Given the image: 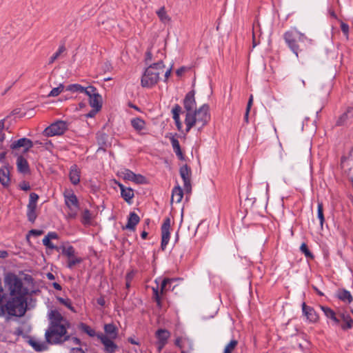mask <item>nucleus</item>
<instances>
[{"instance_id": "1", "label": "nucleus", "mask_w": 353, "mask_h": 353, "mask_svg": "<svg viewBox=\"0 0 353 353\" xmlns=\"http://www.w3.org/2000/svg\"><path fill=\"white\" fill-rule=\"evenodd\" d=\"M5 287L10 291V297L6 304L0 305V317L22 316V279L13 273H8L4 278Z\"/></svg>"}, {"instance_id": "2", "label": "nucleus", "mask_w": 353, "mask_h": 353, "mask_svg": "<svg viewBox=\"0 0 353 353\" xmlns=\"http://www.w3.org/2000/svg\"><path fill=\"white\" fill-rule=\"evenodd\" d=\"M49 326L45 332L46 342L56 345L63 343L70 339L67 335L68 321L57 310L48 312Z\"/></svg>"}, {"instance_id": "3", "label": "nucleus", "mask_w": 353, "mask_h": 353, "mask_svg": "<svg viewBox=\"0 0 353 353\" xmlns=\"http://www.w3.org/2000/svg\"><path fill=\"white\" fill-rule=\"evenodd\" d=\"M209 106L203 104L199 109L195 110L192 114H186L185 123L186 132H189L193 126H197L198 130H201L210 121Z\"/></svg>"}, {"instance_id": "4", "label": "nucleus", "mask_w": 353, "mask_h": 353, "mask_svg": "<svg viewBox=\"0 0 353 353\" xmlns=\"http://www.w3.org/2000/svg\"><path fill=\"white\" fill-rule=\"evenodd\" d=\"M165 65L161 59L156 63L149 64L141 77V85L144 88H152L159 80L160 74L164 71Z\"/></svg>"}, {"instance_id": "5", "label": "nucleus", "mask_w": 353, "mask_h": 353, "mask_svg": "<svg viewBox=\"0 0 353 353\" xmlns=\"http://www.w3.org/2000/svg\"><path fill=\"white\" fill-rule=\"evenodd\" d=\"M284 40L289 48L298 57L299 46V41H303L306 39V37L295 29H291L285 32L283 35Z\"/></svg>"}, {"instance_id": "6", "label": "nucleus", "mask_w": 353, "mask_h": 353, "mask_svg": "<svg viewBox=\"0 0 353 353\" xmlns=\"http://www.w3.org/2000/svg\"><path fill=\"white\" fill-rule=\"evenodd\" d=\"M65 204L68 208V216L75 219L78 214L79 203L77 196L72 192H65L63 194Z\"/></svg>"}, {"instance_id": "7", "label": "nucleus", "mask_w": 353, "mask_h": 353, "mask_svg": "<svg viewBox=\"0 0 353 353\" xmlns=\"http://www.w3.org/2000/svg\"><path fill=\"white\" fill-rule=\"evenodd\" d=\"M68 129L66 121L59 120L47 127L43 131V135L45 137H54L63 134Z\"/></svg>"}, {"instance_id": "8", "label": "nucleus", "mask_w": 353, "mask_h": 353, "mask_svg": "<svg viewBox=\"0 0 353 353\" xmlns=\"http://www.w3.org/2000/svg\"><path fill=\"white\" fill-rule=\"evenodd\" d=\"M172 281L173 279H164L161 282L160 290L159 289L158 285L156 287H152V299L157 303V305L159 308L162 307V296L168 290V287L170 288V284Z\"/></svg>"}, {"instance_id": "9", "label": "nucleus", "mask_w": 353, "mask_h": 353, "mask_svg": "<svg viewBox=\"0 0 353 353\" xmlns=\"http://www.w3.org/2000/svg\"><path fill=\"white\" fill-rule=\"evenodd\" d=\"M39 198V195L34 192H31L29 195V201L27 205L26 216L28 220L32 223L35 221L38 216L37 212V206Z\"/></svg>"}, {"instance_id": "10", "label": "nucleus", "mask_w": 353, "mask_h": 353, "mask_svg": "<svg viewBox=\"0 0 353 353\" xmlns=\"http://www.w3.org/2000/svg\"><path fill=\"white\" fill-rule=\"evenodd\" d=\"M97 337L100 340L103 345L105 353H114L118 350V345L114 342V339H110L103 335V333L99 332L97 334Z\"/></svg>"}, {"instance_id": "11", "label": "nucleus", "mask_w": 353, "mask_h": 353, "mask_svg": "<svg viewBox=\"0 0 353 353\" xmlns=\"http://www.w3.org/2000/svg\"><path fill=\"white\" fill-rule=\"evenodd\" d=\"M171 219L170 217H166L161 225V249L164 250L169 242L170 237Z\"/></svg>"}, {"instance_id": "12", "label": "nucleus", "mask_w": 353, "mask_h": 353, "mask_svg": "<svg viewBox=\"0 0 353 353\" xmlns=\"http://www.w3.org/2000/svg\"><path fill=\"white\" fill-rule=\"evenodd\" d=\"M194 95V90H191L186 94L183 99V106L186 111V114H191L192 112L196 110V103Z\"/></svg>"}, {"instance_id": "13", "label": "nucleus", "mask_w": 353, "mask_h": 353, "mask_svg": "<svg viewBox=\"0 0 353 353\" xmlns=\"http://www.w3.org/2000/svg\"><path fill=\"white\" fill-rule=\"evenodd\" d=\"M190 169L188 165H183L180 168V175L184 183V189L187 193L191 192L192 186L190 182Z\"/></svg>"}, {"instance_id": "14", "label": "nucleus", "mask_w": 353, "mask_h": 353, "mask_svg": "<svg viewBox=\"0 0 353 353\" xmlns=\"http://www.w3.org/2000/svg\"><path fill=\"white\" fill-rule=\"evenodd\" d=\"M36 301V299L32 297L28 290L23 288V316L27 310H30L35 306Z\"/></svg>"}, {"instance_id": "15", "label": "nucleus", "mask_w": 353, "mask_h": 353, "mask_svg": "<svg viewBox=\"0 0 353 353\" xmlns=\"http://www.w3.org/2000/svg\"><path fill=\"white\" fill-rule=\"evenodd\" d=\"M27 343L37 352H42L48 350V343L46 342L38 341L35 338L27 336Z\"/></svg>"}, {"instance_id": "16", "label": "nucleus", "mask_w": 353, "mask_h": 353, "mask_svg": "<svg viewBox=\"0 0 353 353\" xmlns=\"http://www.w3.org/2000/svg\"><path fill=\"white\" fill-rule=\"evenodd\" d=\"M302 310L303 313L310 322H315L317 321L318 315L312 307L307 306L305 303H303Z\"/></svg>"}, {"instance_id": "17", "label": "nucleus", "mask_w": 353, "mask_h": 353, "mask_svg": "<svg viewBox=\"0 0 353 353\" xmlns=\"http://www.w3.org/2000/svg\"><path fill=\"white\" fill-rule=\"evenodd\" d=\"M104 332L103 335L106 336V337H110V339H116L118 336V329L113 323H108L104 325Z\"/></svg>"}, {"instance_id": "18", "label": "nucleus", "mask_w": 353, "mask_h": 353, "mask_svg": "<svg viewBox=\"0 0 353 353\" xmlns=\"http://www.w3.org/2000/svg\"><path fill=\"white\" fill-rule=\"evenodd\" d=\"M139 216L135 212H130L128 219V223L125 225V228L130 230H134L135 229V226L139 223Z\"/></svg>"}, {"instance_id": "19", "label": "nucleus", "mask_w": 353, "mask_h": 353, "mask_svg": "<svg viewBox=\"0 0 353 353\" xmlns=\"http://www.w3.org/2000/svg\"><path fill=\"white\" fill-rule=\"evenodd\" d=\"M69 177L71 183L74 185H77L80 181V171L77 168L76 165H74L71 167Z\"/></svg>"}, {"instance_id": "20", "label": "nucleus", "mask_w": 353, "mask_h": 353, "mask_svg": "<svg viewBox=\"0 0 353 353\" xmlns=\"http://www.w3.org/2000/svg\"><path fill=\"white\" fill-rule=\"evenodd\" d=\"M336 296L341 301L347 303H350L353 299L350 292L345 289L339 290L336 292Z\"/></svg>"}, {"instance_id": "21", "label": "nucleus", "mask_w": 353, "mask_h": 353, "mask_svg": "<svg viewBox=\"0 0 353 353\" xmlns=\"http://www.w3.org/2000/svg\"><path fill=\"white\" fill-rule=\"evenodd\" d=\"M156 336L157 341L167 344L170 333L165 329H159L156 332Z\"/></svg>"}, {"instance_id": "22", "label": "nucleus", "mask_w": 353, "mask_h": 353, "mask_svg": "<svg viewBox=\"0 0 353 353\" xmlns=\"http://www.w3.org/2000/svg\"><path fill=\"white\" fill-rule=\"evenodd\" d=\"M183 196V191L182 188L179 185L174 187L172 190V198H171L172 201H175L176 203H179L181 201Z\"/></svg>"}, {"instance_id": "23", "label": "nucleus", "mask_w": 353, "mask_h": 353, "mask_svg": "<svg viewBox=\"0 0 353 353\" xmlns=\"http://www.w3.org/2000/svg\"><path fill=\"white\" fill-rule=\"evenodd\" d=\"M10 182L9 170L7 168H0V183L3 186L8 185Z\"/></svg>"}, {"instance_id": "24", "label": "nucleus", "mask_w": 353, "mask_h": 353, "mask_svg": "<svg viewBox=\"0 0 353 353\" xmlns=\"http://www.w3.org/2000/svg\"><path fill=\"white\" fill-rule=\"evenodd\" d=\"M170 141L174 152H175L176 156L179 157V159H183V154L181 150L179 141H178V139H176L174 137H172Z\"/></svg>"}, {"instance_id": "25", "label": "nucleus", "mask_w": 353, "mask_h": 353, "mask_svg": "<svg viewBox=\"0 0 353 353\" xmlns=\"http://www.w3.org/2000/svg\"><path fill=\"white\" fill-rule=\"evenodd\" d=\"M131 125L134 128V129L138 132H140L142 130L145 129V121L139 117L132 119L131 120Z\"/></svg>"}, {"instance_id": "26", "label": "nucleus", "mask_w": 353, "mask_h": 353, "mask_svg": "<svg viewBox=\"0 0 353 353\" xmlns=\"http://www.w3.org/2000/svg\"><path fill=\"white\" fill-rule=\"evenodd\" d=\"M90 105L94 109L101 110L102 106L101 95L98 94L90 98Z\"/></svg>"}, {"instance_id": "27", "label": "nucleus", "mask_w": 353, "mask_h": 353, "mask_svg": "<svg viewBox=\"0 0 353 353\" xmlns=\"http://www.w3.org/2000/svg\"><path fill=\"white\" fill-rule=\"evenodd\" d=\"M156 13L162 23H168L171 19L170 17L167 14L165 6H162L161 8H160L156 12Z\"/></svg>"}, {"instance_id": "28", "label": "nucleus", "mask_w": 353, "mask_h": 353, "mask_svg": "<svg viewBox=\"0 0 353 353\" xmlns=\"http://www.w3.org/2000/svg\"><path fill=\"white\" fill-rule=\"evenodd\" d=\"M92 219V215L89 210L85 209L82 212L81 221L84 225H90Z\"/></svg>"}, {"instance_id": "29", "label": "nucleus", "mask_w": 353, "mask_h": 353, "mask_svg": "<svg viewBox=\"0 0 353 353\" xmlns=\"http://www.w3.org/2000/svg\"><path fill=\"white\" fill-rule=\"evenodd\" d=\"M122 198L128 203H132V199L134 197L133 190L130 188H127L125 190H122L121 193Z\"/></svg>"}, {"instance_id": "30", "label": "nucleus", "mask_w": 353, "mask_h": 353, "mask_svg": "<svg viewBox=\"0 0 353 353\" xmlns=\"http://www.w3.org/2000/svg\"><path fill=\"white\" fill-rule=\"evenodd\" d=\"M322 310L323 311L325 315L327 317L333 320L336 323H339V319L336 318L335 312L330 307H321Z\"/></svg>"}, {"instance_id": "31", "label": "nucleus", "mask_w": 353, "mask_h": 353, "mask_svg": "<svg viewBox=\"0 0 353 353\" xmlns=\"http://www.w3.org/2000/svg\"><path fill=\"white\" fill-rule=\"evenodd\" d=\"M341 317L344 322V324L341 325L343 329H350L352 327L353 320L349 315L341 314Z\"/></svg>"}, {"instance_id": "32", "label": "nucleus", "mask_w": 353, "mask_h": 353, "mask_svg": "<svg viewBox=\"0 0 353 353\" xmlns=\"http://www.w3.org/2000/svg\"><path fill=\"white\" fill-rule=\"evenodd\" d=\"M238 345V341L235 339L231 340L228 343L223 350V353H232Z\"/></svg>"}, {"instance_id": "33", "label": "nucleus", "mask_w": 353, "mask_h": 353, "mask_svg": "<svg viewBox=\"0 0 353 353\" xmlns=\"http://www.w3.org/2000/svg\"><path fill=\"white\" fill-rule=\"evenodd\" d=\"M317 216H318V219H319L321 226L323 227V223L325 221V218H324V214H323V205L321 202L318 203Z\"/></svg>"}, {"instance_id": "34", "label": "nucleus", "mask_w": 353, "mask_h": 353, "mask_svg": "<svg viewBox=\"0 0 353 353\" xmlns=\"http://www.w3.org/2000/svg\"><path fill=\"white\" fill-rule=\"evenodd\" d=\"M134 172L128 169H124L119 172V176L124 180L132 181Z\"/></svg>"}, {"instance_id": "35", "label": "nucleus", "mask_w": 353, "mask_h": 353, "mask_svg": "<svg viewBox=\"0 0 353 353\" xmlns=\"http://www.w3.org/2000/svg\"><path fill=\"white\" fill-rule=\"evenodd\" d=\"M66 90L70 91L72 92H83L84 87L81 86L80 84H71L66 87Z\"/></svg>"}, {"instance_id": "36", "label": "nucleus", "mask_w": 353, "mask_h": 353, "mask_svg": "<svg viewBox=\"0 0 353 353\" xmlns=\"http://www.w3.org/2000/svg\"><path fill=\"white\" fill-rule=\"evenodd\" d=\"M65 50V48L63 45L60 46L57 52H55L50 59L49 63H52L56 59H57L59 56Z\"/></svg>"}, {"instance_id": "37", "label": "nucleus", "mask_w": 353, "mask_h": 353, "mask_svg": "<svg viewBox=\"0 0 353 353\" xmlns=\"http://www.w3.org/2000/svg\"><path fill=\"white\" fill-rule=\"evenodd\" d=\"M83 93L88 95L89 98H91L92 97L99 94L97 92V89L92 85H90L87 88H84Z\"/></svg>"}, {"instance_id": "38", "label": "nucleus", "mask_w": 353, "mask_h": 353, "mask_svg": "<svg viewBox=\"0 0 353 353\" xmlns=\"http://www.w3.org/2000/svg\"><path fill=\"white\" fill-rule=\"evenodd\" d=\"M64 90V85L61 83L57 88H53L49 93L48 97H57Z\"/></svg>"}, {"instance_id": "39", "label": "nucleus", "mask_w": 353, "mask_h": 353, "mask_svg": "<svg viewBox=\"0 0 353 353\" xmlns=\"http://www.w3.org/2000/svg\"><path fill=\"white\" fill-rule=\"evenodd\" d=\"M300 250L305 254V256L306 257L310 258V259H313L314 258L313 254H312V252L308 249L307 245H306V243H303L301 245Z\"/></svg>"}, {"instance_id": "40", "label": "nucleus", "mask_w": 353, "mask_h": 353, "mask_svg": "<svg viewBox=\"0 0 353 353\" xmlns=\"http://www.w3.org/2000/svg\"><path fill=\"white\" fill-rule=\"evenodd\" d=\"M36 105H29L26 107L27 109L26 112H23V117H26L28 119L33 117L35 114L34 108Z\"/></svg>"}, {"instance_id": "41", "label": "nucleus", "mask_w": 353, "mask_h": 353, "mask_svg": "<svg viewBox=\"0 0 353 353\" xmlns=\"http://www.w3.org/2000/svg\"><path fill=\"white\" fill-rule=\"evenodd\" d=\"M131 181H133L137 184H143V183H145V178L143 176H142L141 174H137L134 173L132 179Z\"/></svg>"}, {"instance_id": "42", "label": "nucleus", "mask_w": 353, "mask_h": 353, "mask_svg": "<svg viewBox=\"0 0 353 353\" xmlns=\"http://www.w3.org/2000/svg\"><path fill=\"white\" fill-rule=\"evenodd\" d=\"M57 300L60 303L66 306L68 309L72 311H74L73 306L72 305L71 301L69 299H63L61 297H57Z\"/></svg>"}, {"instance_id": "43", "label": "nucleus", "mask_w": 353, "mask_h": 353, "mask_svg": "<svg viewBox=\"0 0 353 353\" xmlns=\"http://www.w3.org/2000/svg\"><path fill=\"white\" fill-rule=\"evenodd\" d=\"M81 261L82 260L81 258H77L74 256L70 257L68 259L67 266L69 268H72L75 265L80 263Z\"/></svg>"}, {"instance_id": "44", "label": "nucleus", "mask_w": 353, "mask_h": 353, "mask_svg": "<svg viewBox=\"0 0 353 353\" xmlns=\"http://www.w3.org/2000/svg\"><path fill=\"white\" fill-rule=\"evenodd\" d=\"M353 110L352 108H348L347 112L343 113L341 117L339 119V120L337 121L336 122V124L338 125H341L344 123V122L345 121V120L347 119L348 117V114L350 113Z\"/></svg>"}, {"instance_id": "45", "label": "nucleus", "mask_w": 353, "mask_h": 353, "mask_svg": "<svg viewBox=\"0 0 353 353\" xmlns=\"http://www.w3.org/2000/svg\"><path fill=\"white\" fill-rule=\"evenodd\" d=\"M181 112V107L179 105L176 104L172 110V112L173 114L172 117H173L174 120L178 119Z\"/></svg>"}, {"instance_id": "46", "label": "nucleus", "mask_w": 353, "mask_h": 353, "mask_svg": "<svg viewBox=\"0 0 353 353\" xmlns=\"http://www.w3.org/2000/svg\"><path fill=\"white\" fill-rule=\"evenodd\" d=\"M62 253L67 256L68 258H70L74 255V249L72 246H69L67 248H63Z\"/></svg>"}, {"instance_id": "47", "label": "nucleus", "mask_w": 353, "mask_h": 353, "mask_svg": "<svg viewBox=\"0 0 353 353\" xmlns=\"http://www.w3.org/2000/svg\"><path fill=\"white\" fill-rule=\"evenodd\" d=\"M33 146L32 141L27 138L23 137V154Z\"/></svg>"}, {"instance_id": "48", "label": "nucleus", "mask_w": 353, "mask_h": 353, "mask_svg": "<svg viewBox=\"0 0 353 353\" xmlns=\"http://www.w3.org/2000/svg\"><path fill=\"white\" fill-rule=\"evenodd\" d=\"M4 122L5 119L0 120V148H1L2 143L5 139V134L3 132L4 129Z\"/></svg>"}, {"instance_id": "49", "label": "nucleus", "mask_w": 353, "mask_h": 353, "mask_svg": "<svg viewBox=\"0 0 353 353\" xmlns=\"http://www.w3.org/2000/svg\"><path fill=\"white\" fill-rule=\"evenodd\" d=\"M184 344H185V350L188 352V353H191V352L194 350L192 343L188 339H184Z\"/></svg>"}, {"instance_id": "50", "label": "nucleus", "mask_w": 353, "mask_h": 353, "mask_svg": "<svg viewBox=\"0 0 353 353\" xmlns=\"http://www.w3.org/2000/svg\"><path fill=\"white\" fill-rule=\"evenodd\" d=\"M83 330L90 336H97V334H98V333H96L95 330L90 328V327H89L88 325H83Z\"/></svg>"}, {"instance_id": "51", "label": "nucleus", "mask_w": 353, "mask_h": 353, "mask_svg": "<svg viewBox=\"0 0 353 353\" xmlns=\"http://www.w3.org/2000/svg\"><path fill=\"white\" fill-rule=\"evenodd\" d=\"M43 244L46 246L48 248H50V249H57V247L50 241V240L47 238V237H44L43 239Z\"/></svg>"}, {"instance_id": "52", "label": "nucleus", "mask_w": 353, "mask_h": 353, "mask_svg": "<svg viewBox=\"0 0 353 353\" xmlns=\"http://www.w3.org/2000/svg\"><path fill=\"white\" fill-rule=\"evenodd\" d=\"M42 234H43V230H31L29 232V234L26 236V239H27L28 241H29L30 236V235H34L35 236H39L41 235Z\"/></svg>"}, {"instance_id": "53", "label": "nucleus", "mask_w": 353, "mask_h": 353, "mask_svg": "<svg viewBox=\"0 0 353 353\" xmlns=\"http://www.w3.org/2000/svg\"><path fill=\"white\" fill-rule=\"evenodd\" d=\"M22 147V138L19 139L17 141H14L10 145V148L15 150Z\"/></svg>"}, {"instance_id": "54", "label": "nucleus", "mask_w": 353, "mask_h": 353, "mask_svg": "<svg viewBox=\"0 0 353 353\" xmlns=\"http://www.w3.org/2000/svg\"><path fill=\"white\" fill-rule=\"evenodd\" d=\"M341 31L343 32V33L347 38L348 37V34H349V26L347 23H344V22H341Z\"/></svg>"}, {"instance_id": "55", "label": "nucleus", "mask_w": 353, "mask_h": 353, "mask_svg": "<svg viewBox=\"0 0 353 353\" xmlns=\"http://www.w3.org/2000/svg\"><path fill=\"white\" fill-rule=\"evenodd\" d=\"M17 168L19 172L22 173V154L18 156L17 159Z\"/></svg>"}, {"instance_id": "56", "label": "nucleus", "mask_w": 353, "mask_h": 353, "mask_svg": "<svg viewBox=\"0 0 353 353\" xmlns=\"http://www.w3.org/2000/svg\"><path fill=\"white\" fill-rule=\"evenodd\" d=\"M175 345L180 348L184 350L185 349V344H184V339H181V338H177L175 340Z\"/></svg>"}, {"instance_id": "57", "label": "nucleus", "mask_w": 353, "mask_h": 353, "mask_svg": "<svg viewBox=\"0 0 353 353\" xmlns=\"http://www.w3.org/2000/svg\"><path fill=\"white\" fill-rule=\"evenodd\" d=\"M30 173L28 163L26 159H23V175Z\"/></svg>"}, {"instance_id": "58", "label": "nucleus", "mask_w": 353, "mask_h": 353, "mask_svg": "<svg viewBox=\"0 0 353 353\" xmlns=\"http://www.w3.org/2000/svg\"><path fill=\"white\" fill-rule=\"evenodd\" d=\"M152 54L150 49H148L145 54V61L147 64H149V62L152 61Z\"/></svg>"}, {"instance_id": "59", "label": "nucleus", "mask_w": 353, "mask_h": 353, "mask_svg": "<svg viewBox=\"0 0 353 353\" xmlns=\"http://www.w3.org/2000/svg\"><path fill=\"white\" fill-rule=\"evenodd\" d=\"M46 237L48 238L50 240L57 239H58V234L54 232H50L48 233Z\"/></svg>"}, {"instance_id": "60", "label": "nucleus", "mask_w": 353, "mask_h": 353, "mask_svg": "<svg viewBox=\"0 0 353 353\" xmlns=\"http://www.w3.org/2000/svg\"><path fill=\"white\" fill-rule=\"evenodd\" d=\"M252 103H253V96L250 95L248 102V104H247V108H246V110H248V112H250V108L252 105Z\"/></svg>"}, {"instance_id": "61", "label": "nucleus", "mask_w": 353, "mask_h": 353, "mask_svg": "<svg viewBox=\"0 0 353 353\" xmlns=\"http://www.w3.org/2000/svg\"><path fill=\"white\" fill-rule=\"evenodd\" d=\"M99 110H100L93 108V110L88 112L85 116L86 117H94L97 112H99Z\"/></svg>"}, {"instance_id": "62", "label": "nucleus", "mask_w": 353, "mask_h": 353, "mask_svg": "<svg viewBox=\"0 0 353 353\" xmlns=\"http://www.w3.org/2000/svg\"><path fill=\"white\" fill-rule=\"evenodd\" d=\"M165 345H166L165 343H163L161 342H159V341L157 342V351L159 352V353H160L161 352L162 349L164 347V346Z\"/></svg>"}, {"instance_id": "63", "label": "nucleus", "mask_w": 353, "mask_h": 353, "mask_svg": "<svg viewBox=\"0 0 353 353\" xmlns=\"http://www.w3.org/2000/svg\"><path fill=\"white\" fill-rule=\"evenodd\" d=\"M133 276H134V274L133 272H129L126 274V276H125V279L126 281H128V282H131V281L133 279Z\"/></svg>"}, {"instance_id": "64", "label": "nucleus", "mask_w": 353, "mask_h": 353, "mask_svg": "<svg viewBox=\"0 0 353 353\" xmlns=\"http://www.w3.org/2000/svg\"><path fill=\"white\" fill-rule=\"evenodd\" d=\"M71 351L74 353H83L82 349L80 347L72 348Z\"/></svg>"}]
</instances>
